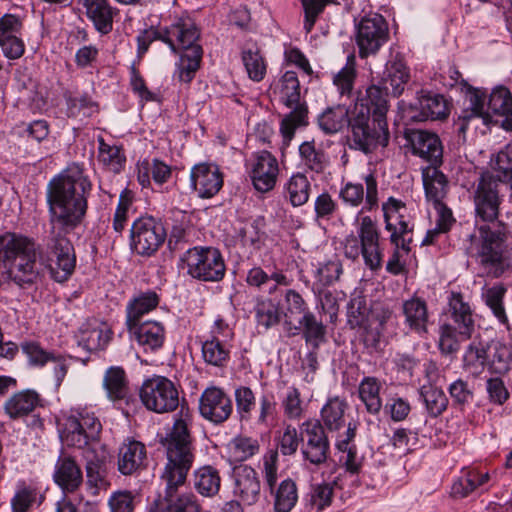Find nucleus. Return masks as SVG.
<instances>
[{"label": "nucleus", "mask_w": 512, "mask_h": 512, "mask_svg": "<svg viewBox=\"0 0 512 512\" xmlns=\"http://www.w3.org/2000/svg\"><path fill=\"white\" fill-rule=\"evenodd\" d=\"M37 250V244L29 237L11 232L0 234V287L10 281L20 287L36 283Z\"/></svg>", "instance_id": "4"}, {"label": "nucleus", "mask_w": 512, "mask_h": 512, "mask_svg": "<svg viewBox=\"0 0 512 512\" xmlns=\"http://www.w3.org/2000/svg\"><path fill=\"white\" fill-rule=\"evenodd\" d=\"M44 500V492L36 481L20 479L10 499L11 512H31L40 507Z\"/></svg>", "instance_id": "24"}, {"label": "nucleus", "mask_w": 512, "mask_h": 512, "mask_svg": "<svg viewBox=\"0 0 512 512\" xmlns=\"http://www.w3.org/2000/svg\"><path fill=\"white\" fill-rule=\"evenodd\" d=\"M103 386L108 398L125 416L128 417L136 412L138 400L129 387L128 379L123 368L110 367L105 373Z\"/></svg>", "instance_id": "17"}, {"label": "nucleus", "mask_w": 512, "mask_h": 512, "mask_svg": "<svg viewBox=\"0 0 512 512\" xmlns=\"http://www.w3.org/2000/svg\"><path fill=\"white\" fill-rule=\"evenodd\" d=\"M470 107L464 109L458 116L455 125L460 133H465L468 128V123L473 118H484L488 116V111L485 110V95L480 90L473 89L469 98Z\"/></svg>", "instance_id": "50"}, {"label": "nucleus", "mask_w": 512, "mask_h": 512, "mask_svg": "<svg viewBox=\"0 0 512 512\" xmlns=\"http://www.w3.org/2000/svg\"><path fill=\"white\" fill-rule=\"evenodd\" d=\"M264 219L259 217L240 230V240L243 245L259 250L264 242L265 233L262 231Z\"/></svg>", "instance_id": "64"}, {"label": "nucleus", "mask_w": 512, "mask_h": 512, "mask_svg": "<svg viewBox=\"0 0 512 512\" xmlns=\"http://www.w3.org/2000/svg\"><path fill=\"white\" fill-rule=\"evenodd\" d=\"M348 403L338 396L329 398L321 409V423L329 431H339L345 426Z\"/></svg>", "instance_id": "40"}, {"label": "nucleus", "mask_w": 512, "mask_h": 512, "mask_svg": "<svg viewBox=\"0 0 512 512\" xmlns=\"http://www.w3.org/2000/svg\"><path fill=\"white\" fill-rule=\"evenodd\" d=\"M362 106L364 112L370 116H374L376 121H387V113L389 111V94L388 86L371 84L366 88L365 94L359 96L354 108Z\"/></svg>", "instance_id": "25"}, {"label": "nucleus", "mask_w": 512, "mask_h": 512, "mask_svg": "<svg viewBox=\"0 0 512 512\" xmlns=\"http://www.w3.org/2000/svg\"><path fill=\"white\" fill-rule=\"evenodd\" d=\"M350 112L343 106L327 108L318 117L319 128L326 134L337 133L349 118Z\"/></svg>", "instance_id": "56"}, {"label": "nucleus", "mask_w": 512, "mask_h": 512, "mask_svg": "<svg viewBox=\"0 0 512 512\" xmlns=\"http://www.w3.org/2000/svg\"><path fill=\"white\" fill-rule=\"evenodd\" d=\"M261 482L257 471L249 465H239L233 469L234 503L251 506L260 498Z\"/></svg>", "instance_id": "20"}, {"label": "nucleus", "mask_w": 512, "mask_h": 512, "mask_svg": "<svg viewBox=\"0 0 512 512\" xmlns=\"http://www.w3.org/2000/svg\"><path fill=\"white\" fill-rule=\"evenodd\" d=\"M221 487L219 471L210 465L198 468L194 472V488L204 497H213Z\"/></svg>", "instance_id": "43"}, {"label": "nucleus", "mask_w": 512, "mask_h": 512, "mask_svg": "<svg viewBox=\"0 0 512 512\" xmlns=\"http://www.w3.org/2000/svg\"><path fill=\"white\" fill-rule=\"evenodd\" d=\"M406 139L413 155L429 163L428 166H441L443 163V145L439 136L427 130H409Z\"/></svg>", "instance_id": "19"}, {"label": "nucleus", "mask_w": 512, "mask_h": 512, "mask_svg": "<svg viewBox=\"0 0 512 512\" xmlns=\"http://www.w3.org/2000/svg\"><path fill=\"white\" fill-rule=\"evenodd\" d=\"M402 313L405 317L404 323L409 329L417 334H425L428 329L429 312L424 299L413 296L402 303Z\"/></svg>", "instance_id": "32"}, {"label": "nucleus", "mask_w": 512, "mask_h": 512, "mask_svg": "<svg viewBox=\"0 0 512 512\" xmlns=\"http://www.w3.org/2000/svg\"><path fill=\"white\" fill-rule=\"evenodd\" d=\"M111 334L105 326H88L80 330L78 344L89 352L103 350L111 340Z\"/></svg>", "instance_id": "48"}, {"label": "nucleus", "mask_w": 512, "mask_h": 512, "mask_svg": "<svg viewBox=\"0 0 512 512\" xmlns=\"http://www.w3.org/2000/svg\"><path fill=\"white\" fill-rule=\"evenodd\" d=\"M366 186V201L365 205L357 213L354 225L356 227V236L363 244L365 254L371 264L381 266L382 253L380 250V232L376 220L368 215H364V211H371L378 206V183L373 174H368L364 177Z\"/></svg>", "instance_id": "7"}, {"label": "nucleus", "mask_w": 512, "mask_h": 512, "mask_svg": "<svg viewBox=\"0 0 512 512\" xmlns=\"http://www.w3.org/2000/svg\"><path fill=\"white\" fill-rule=\"evenodd\" d=\"M199 411L208 421L216 425L222 424L232 414V400L221 388L208 387L200 397Z\"/></svg>", "instance_id": "21"}, {"label": "nucleus", "mask_w": 512, "mask_h": 512, "mask_svg": "<svg viewBox=\"0 0 512 512\" xmlns=\"http://www.w3.org/2000/svg\"><path fill=\"white\" fill-rule=\"evenodd\" d=\"M293 328L302 331L306 344L311 345L314 350H318L320 345L326 342V326L312 312L300 317L298 325Z\"/></svg>", "instance_id": "39"}, {"label": "nucleus", "mask_w": 512, "mask_h": 512, "mask_svg": "<svg viewBox=\"0 0 512 512\" xmlns=\"http://www.w3.org/2000/svg\"><path fill=\"white\" fill-rule=\"evenodd\" d=\"M23 354L27 357L28 364L32 367L43 368L55 351H48L44 349L37 341L28 340L20 345Z\"/></svg>", "instance_id": "62"}, {"label": "nucleus", "mask_w": 512, "mask_h": 512, "mask_svg": "<svg viewBox=\"0 0 512 512\" xmlns=\"http://www.w3.org/2000/svg\"><path fill=\"white\" fill-rule=\"evenodd\" d=\"M98 158L99 161L113 173H120L125 166L126 156L123 149L117 145H110L104 138H98Z\"/></svg>", "instance_id": "49"}, {"label": "nucleus", "mask_w": 512, "mask_h": 512, "mask_svg": "<svg viewBox=\"0 0 512 512\" xmlns=\"http://www.w3.org/2000/svg\"><path fill=\"white\" fill-rule=\"evenodd\" d=\"M301 164L307 171L323 173L329 165V156L324 149L317 147L315 141H305L299 146Z\"/></svg>", "instance_id": "41"}, {"label": "nucleus", "mask_w": 512, "mask_h": 512, "mask_svg": "<svg viewBox=\"0 0 512 512\" xmlns=\"http://www.w3.org/2000/svg\"><path fill=\"white\" fill-rule=\"evenodd\" d=\"M418 112L412 118L416 121L444 120L450 113L446 98L437 93L422 90L415 105Z\"/></svg>", "instance_id": "27"}, {"label": "nucleus", "mask_w": 512, "mask_h": 512, "mask_svg": "<svg viewBox=\"0 0 512 512\" xmlns=\"http://www.w3.org/2000/svg\"><path fill=\"white\" fill-rule=\"evenodd\" d=\"M193 416L187 406L181 405L172 427L161 439L167 462L161 478L165 483L163 504L169 512H201V505L192 492H181L195 461V447L191 434Z\"/></svg>", "instance_id": "2"}, {"label": "nucleus", "mask_w": 512, "mask_h": 512, "mask_svg": "<svg viewBox=\"0 0 512 512\" xmlns=\"http://www.w3.org/2000/svg\"><path fill=\"white\" fill-rule=\"evenodd\" d=\"M463 363L466 370L473 375L482 373L485 367H488L486 358V345L482 343H472L467 348Z\"/></svg>", "instance_id": "61"}, {"label": "nucleus", "mask_w": 512, "mask_h": 512, "mask_svg": "<svg viewBox=\"0 0 512 512\" xmlns=\"http://www.w3.org/2000/svg\"><path fill=\"white\" fill-rule=\"evenodd\" d=\"M369 318V308L364 297L352 298L347 307V323L354 328H362L372 322Z\"/></svg>", "instance_id": "60"}, {"label": "nucleus", "mask_w": 512, "mask_h": 512, "mask_svg": "<svg viewBox=\"0 0 512 512\" xmlns=\"http://www.w3.org/2000/svg\"><path fill=\"white\" fill-rule=\"evenodd\" d=\"M281 97L284 104L294 109L280 123V132L285 145H289L298 127L307 125L308 109L300 101V83L296 72L286 71L281 78Z\"/></svg>", "instance_id": "11"}, {"label": "nucleus", "mask_w": 512, "mask_h": 512, "mask_svg": "<svg viewBox=\"0 0 512 512\" xmlns=\"http://www.w3.org/2000/svg\"><path fill=\"white\" fill-rule=\"evenodd\" d=\"M54 481L63 490L74 492L83 482L82 470L71 456L62 455L55 465Z\"/></svg>", "instance_id": "30"}, {"label": "nucleus", "mask_w": 512, "mask_h": 512, "mask_svg": "<svg viewBox=\"0 0 512 512\" xmlns=\"http://www.w3.org/2000/svg\"><path fill=\"white\" fill-rule=\"evenodd\" d=\"M200 33L197 27L190 20L178 19L170 26H150L141 31L137 40V54L142 57L149 49V46L157 40L167 44L174 54L179 53L180 47H187L192 41H197Z\"/></svg>", "instance_id": "9"}, {"label": "nucleus", "mask_w": 512, "mask_h": 512, "mask_svg": "<svg viewBox=\"0 0 512 512\" xmlns=\"http://www.w3.org/2000/svg\"><path fill=\"white\" fill-rule=\"evenodd\" d=\"M146 447L136 440H128L119 448L118 470L123 475H131L144 467Z\"/></svg>", "instance_id": "31"}, {"label": "nucleus", "mask_w": 512, "mask_h": 512, "mask_svg": "<svg viewBox=\"0 0 512 512\" xmlns=\"http://www.w3.org/2000/svg\"><path fill=\"white\" fill-rule=\"evenodd\" d=\"M488 480V473H481L478 470H469L453 483L451 493L454 497H467L478 487L487 483Z\"/></svg>", "instance_id": "54"}, {"label": "nucleus", "mask_w": 512, "mask_h": 512, "mask_svg": "<svg viewBox=\"0 0 512 512\" xmlns=\"http://www.w3.org/2000/svg\"><path fill=\"white\" fill-rule=\"evenodd\" d=\"M101 431L102 424L94 412L75 409L63 419L60 437L66 446L85 450L98 446Z\"/></svg>", "instance_id": "8"}, {"label": "nucleus", "mask_w": 512, "mask_h": 512, "mask_svg": "<svg viewBox=\"0 0 512 512\" xmlns=\"http://www.w3.org/2000/svg\"><path fill=\"white\" fill-rule=\"evenodd\" d=\"M285 189L291 205L299 207L308 201L311 184L305 174L298 172L290 177Z\"/></svg>", "instance_id": "52"}, {"label": "nucleus", "mask_w": 512, "mask_h": 512, "mask_svg": "<svg viewBox=\"0 0 512 512\" xmlns=\"http://www.w3.org/2000/svg\"><path fill=\"white\" fill-rule=\"evenodd\" d=\"M47 247L56 257L57 269L53 271L54 279L58 282L67 280L74 272L76 265L74 247L71 241L61 231L55 232V230H52Z\"/></svg>", "instance_id": "22"}, {"label": "nucleus", "mask_w": 512, "mask_h": 512, "mask_svg": "<svg viewBox=\"0 0 512 512\" xmlns=\"http://www.w3.org/2000/svg\"><path fill=\"white\" fill-rule=\"evenodd\" d=\"M42 406V399L35 390H23L14 393L4 404V410L11 419H18L31 414Z\"/></svg>", "instance_id": "34"}, {"label": "nucleus", "mask_w": 512, "mask_h": 512, "mask_svg": "<svg viewBox=\"0 0 512 512\" xmlns=\"http://www.w3.org/2000/svg\"><path fill=\"white\" fill-rule=\"evenodd\" d=\"M284 312L285 325L292 329L291 325L294 319H299L306 313L311 311L302 295L294 289L286 290L284 294Z\"/></svg>", "instance_id": "55"}, {"label": "nucleus", "mask_w": 512, "mask_h": 512, "mask_svg": "<svg viewBox=\"0 0 512 512\" xmlns=\"http://www.w3.org/2000/svg\"><path fill=\"white\" fill-rule=\"evenodd\" d=\"M506 288L502 284H496L485 290L483 297L486 305L491 309L493 315L501 324L508 325L503 299L506 294Z\"/></svg>", "instance_id": "59"}, {"label": "nucleus", "mask_w": 512, "mask_h": 512, "mask_svg": "<svg viewBox=\"0 0 512 512\" xmlns=\"http://www.w3.org/2000/svg\"><path fill=\"white\" fill-rule=\"evenodd\" d=\"M448 304V322L440 327L439 349L442 354L457 352L460 344L468 340L474 330L472 310L462 294L452 292Z\"/></svg>", "instance_id": "5"}, {"label": "nucleus", "mask_w": 512, "mask_h": 512, "mask_svg": "<svg viewBox=\"0 0 512 512\" xmlns=\"http://www.w3.org/2000/svg\"><path fill=\"white\" fill-rule=\"evenodd\" d=\"M300 436L303 459L315 466L324 464L330 455V442L321 421L302 423Z\"/></svg>", "instance_id": "16"}, {"label": "nucleus", "mask_w": 512, "mask_h": 512, "mask_svg": "<svg viewBox=\"0 0 512 512\" xmlns=\"http://www.w3.org/2000/svg\"><path fill=\"white\" fill-rule=\"evenodd\" d=\"M355 67V55L350 54L347 57L345 66L333 78V83L341 96L350 97L352 95L356 79Z\"/></svg>", "instance_id": "57"}, {"label": "nucleus", "mask_w": 512, "mask_h": 512, "mask_svg": "<svg viewBox=\"0 0 512 512\" xmlns=\"http://www.w3.org/2000/svg\"><path fill=\"white\" fill-rule=\"evenodd\" d=\"M167 238L166 228L153 216H140L130 229V246L138 255L150 257L163 245Z\"/></svg>", "instance_id": "13"}, {"label": "nucleus", "mask_w": 512, "mask_h": 512, "mask_svg": "<svg viewBox=\"0 0 512 512\" xmlns=\"http://www.w3.org/2000/svg\"><path fill=\"white\" fill-rule=\"evenodd\" d=\"M264 484L273 496L275 512H290L298 500L296 483L286 478L278 484V451L270 450L263 457Z\"/></svg>", "instance_id": "12"}, {"label": "nucleus", "mask_w": 512, "mask_h": 512, "mask_svg": "<svg viewBox=\"0 0 512 512\" xmlns=\"http://www.w3.org/2000/svg\"><path fill=\"white\" fill-rule=\"evenodd\" d=\"M409 79V68L406 66L403 57L397 53L387 62L384 76L380 83L383 86L389 85L391 87V94L394 97H399L403 93Z\"/></svg>", "instance_id": "33"}, {"label": "nucleus", "mask_w": 512, "mask_h": 512, "mask_svg": "<svg viewBox=\"0 0 512 512\" xmlns=\"http://www.w3.org/2000/svg\"><path fill=\"white\" fill-rule=\"evenodd\" d=\"M257 439L247 436H237L231 442V454L235 461L242 462L259 452Z\"/></svg>", "instance_id": "63"}, {"label": "nucleus", "mask_w": 512, "mask_h": 512, "mask_svg": "<svg viewBox=\"0 0 512 512\" xmlns=\"http://www.w3.org/2000/svg\"><path fill=\"white\" fill-rule=\"evenodd\" d=\"M160 298L155 291L140 292L129 300L126 306V327L142 323L143 316L154 310L159 304Z\"/></svg>", "instance_id": "35"}, {"label": "nucleus", "mask_w": 512, "mask_h": 512, "mask_svg": "<svg viewBox=\"0 0 512 512\" xmlns=\"http://www.w3.org/2000/svg\"><path fill=\"white\" fill-rule=\"evenodd\" d=\"M348 127V141L352 149L370 154L378 147H386L389 143L387 121H376L374 116L364 112L362 106L350 111Z\"/></svg>", "instance_id": "6"}, {"label": "nucleus", "mask_w": 512, "mask_h": 512, "mask_svg": "<svg viewBox=\"0 0 512 512\" xmlns=\"http://www.w3.org/2000/svg\"><path fill=\"white\" fill-rule=\"evenodd\" d=\"M486 358L491 372L502 374L509 369L511 351L500 341H491L486 344Z\"/></svg>", "instance_id": "51"}, {"label": "nucleus", "mask_w": 512, "mask_h": 512, "mask_svg": "<svg viewBox=\"0 0 512 512\" xmlns=\"http://www.w3.org/2000/svg\"><path fill=\"white\" fill-rule=\"evenodd\" d=\"M279 172L278 160L271 152L262 150L252 154L248 164V175L256 191L267 193L273 190Z\"/></svg>", "instance_id": "18"}, {"label": "nucleus", "mask_w": 512, "mask_h": 512, "mask_svg": "<svg viewBox=\"0 0 512 512\" xmlns=\"http://www.w3.org/2000/svg\"><path fill=\"white\" fill-rule=\"evenodd\" d=\"M196 42L197 41H192L191 44L187 47L179 46V52L182 50L186 51L185 53L181 54L180 61L177 65V71L175 73V76L179 82L190 83L200 68L203 49Z\"/></svg>", "instance_id": "36"}, {"label": "nucleus", "mask_w": 512, "mask_h": 512, "mask_svg": "<svg viewBox=\"0 0 512 512\" xmlns=\"http://www.w3.org/2000/svg\"><path fill=\"white\" fill-rule=\"evenodd\" d=\"M388 40V23L378 13L365 15L355 24V42L361 59L376 55Z\"/></svg>", "instance_id": "14"}, {"label": "nucleus", "mask_w": 512, "mask_h": 512, "mask_svg": "<svg viewBox=\"0 0 512 512\" xmlns=\"http://www.w3.org/2000/svg\"><path fill=\"white\" fill-rule=\"evenodd\" d=\"M92 182L82 164L70 163L50 179L46 187V202L50 222L65 232L80 226L88 209Z\"/></svg>", "instance_id": "3"}, {"label": "nucleus", "mask_w": 512, "mask_h": 512, "mask_svg": "<svg viewBox=\"0 0 512 512\" xmlns=\"http://www.w3.org/2000/svg\"><path fill=\"white\" fill-rule=\"evenodd\" d=\"M139 397L148 410L159 414L172 412L179 406V392L175 384L164 376L146 379Z\"/></svg>", "instance_id": "15"}, {"label": "nucleus", "mask_w": 512, "mask_h": 512, "mask_svg": "<svg viewBox=\"0 0 512 512\" xmlns=\"http://www.w3.org/2000/svg\"><path fill=\"white\" fill-rule=\"evenodd\" d=\"M254 313L257 327L263 331L277 326L282 319L279 302L269 297L256 298Z\"/></svg>", "instance_id": "38"}, {"label": "nucleus", "mask_w": 512, "mask_h": 512, "mask_svg": "<svg viewBox=\"0 0 512 512\" xmlns=\"http://www.w3.org/2000/svg\"><path fill=\"white\" fill-rule=\"evenodd\" d=\"M419 393L429 417L437 418L447 410L449 398L441 388L434 385H423Z\"/></svg>", "instance_id": "45"}, {"label": "nucleus", "mask_w": 512, "mask_h": 512, "mask_svg": "<svg viewBox=\"0 0 512 512\" xmlns=\"http://www.w3.org/2000/svg\"><path fill=\"white\" fill-rule=\"evenodd\" d=\"M85 460V470L87 483L89 486L100 489L108 484L107 475V455L103 449L98 450L95 447L83 450Z\"/></svg>", "instance_id": "29"}, {"label": "nucleus", "mask_w": 512, "mask_h": 512, "mask_svg": "<svg viewBox=\"0 0 512 512\" xmlns=\"http://www.w3.org/2000/svg\"><path fill=\"white\" fill-rule=\"evenodd\" d=\"M204 361L215 367H224L230 358V350L224 339L210 338L202 344Z\"/></svg>", "instance_id": "53"}, {"label": "nucleus", "mask_w": 512, "mask_h": 512, "mask_svg": "<svg viewBox=\"0 0 512 512\" xmlns=\"http://www.w3.org/2000/svg\"><path fill=\"white\" fill-rule=\"evenodd\" d=\"M447 392L452 407L458 411H465L474 402L475 388L468 380L457 378L448 385Z\"/></svg>", "instance_id": "47"}, {"label": "nucleus", "mask_w": 512, "mask_h": 512, "mask_svg": "<svg viewBox=\"0 0 512 512\" xmlns=\"http://www.w3.org/2000/svg\"><path fill=\"white\" fill-rule=\"evenodd\" d=\"M491 171L497 183L512 190V145H507L491 158Z\"/></svg>", "instance_id": "44"}, {"label": "nucleus", "mask_w": 512, "mask_h": 512, "mask_svg": "<svg viewBox=\"0 0 512 512\" xmlns=\"http://www.w3.org/2000/svg\"><path fill=\"white\" fill-rule=\"evenodd\" d=\"M191 186L203 199L212 198L223 186V175L216 165L199 163L192 167Z\"/></svg>", "instance_id": "23"}, {"label": "nucleus", "mask_w": 512, "mask_h": 512, "mask_svg": "<svg viewBox=\"0 0 512 512\" xmlns=\"http://www.w3.org/2000/svg\"><path fill=\"white\" fill-rule=\"evenodd\" d=\"M474 205L475 226L463 239L466 254L493 277H500L512 264L507 245V225L498 220L503 202L499 183L488 170L480 173L469 191Z\"/></svg>", "instance_id": "1"}, {"label": "nucleus", "mask_w": 512, "mask_h": 512, "mask_svg": "<svg viewBox=\"0 0 512 512\" xmlns=\"http://www.w3.org/2000/svg\"><path fill=\"white\" fill-rule=\"evenodd\" d=\"M85 8L87 18L93 23L97 32L102 35L109 34L113 29L114 17L118 9L111 6L109 0H78Z\"/></svg>", "instance_id": "28"}, {"label": "nucleus", "mask_w": 512, "mask_h": 512, "mask_svg": "<svg viewBox=\"0 0 512 512\" xmlns=\"http://www.w3.org/2000/svg\"><path fill=\"white\" fill-rule=\"evenodd\" d=\"M131 338L142 348L144 352H156L165 342V328L157 321H145L126 327Z\"/></svg>", "instance_id": "26"}, {"label": "nucleus", "mask_w": 512, "mask_h": 512, "mask_svg": "<svg viewBox=\"0 0 512 512\" xmlns=\"http://www.w3.org/2000/svg\"><path fill=\"white\" fill-rule=\"evenodd\" d=\"M242 61L251 80L255 82L263 80L267 66L257 47L244 49L242 51Z\"/></svg>", "instance_id": "58"}, {"label": "nucleus", "mask_w": 512, "mask_h": 512, "mask_svg": "<svg viewBox=\"0 0 512 512\" xmlns=\"http://www.w3.org/2000/svg\"><path fill=\"white\" fill-rule=\"evenodd\" d=\"M487 111L500 116H505L506 128L512 130V95L503 86L495 88L488 99Z\"/></svg>", "instance_id": "46"}, {"label": "nucleus", "mask_w": 512, "mask_h": 512, "mask_svg": "<svg viewBox=\"0 0 512 512\" xmlns=\"http://www.w3.org/2000/svg\"><path fill=\"white\" fill-rule=\"evenodd\" d=\"M440 166H427L422 169L425 195L432 204L442 203L448 192L447 177L439 170Z\"/></svg>", "instance_id": "37"}, {"label": "nucleus", "mask_w": 512, "mask_h": 512, "mask_svg": "<svg viewBox=\"0 0 512 512\" xmlns=\"http://www.w3.org/2000/svg\"><path fill=\"white\" fill-rule=\"evenodd\" d=\"M381 388V381L373 376L364 377L359 383L358 396L366 411L372 415H378L382 409Z\"/></svg>", "instance_id": "42"}, {"label": "nucleus", "mask_w": 512, "mask_h": 512, "mask_svg": "<svg viewBox=\"0 0 512 512\" xmlns=\"http://www.w3.org/2000/svg\"><path fill=\"white\" fill-rule=\"evenodd\" d=\"M181 261L187 274L203 282H219L226 274V265L222 253L214 247L195 246L188 249Z\"/></svg>", "instance_id": "10"}]
</instances>
